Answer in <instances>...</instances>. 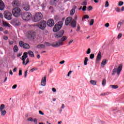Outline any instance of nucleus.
<instances>
[{
  "instance_id": "1",
  "label": "nucleus",
  "mask_w": 124,
  "mask_h": 124,
  "mask_svg": "<svg viewBox=\"0 0 124 124\" xmlns=\"http://www.w3.org/2000/svg\"><path fill=\"white\" fill-rule=\"evenodd\" d=\"M20 16L22 19L24 21H30L31 17V14L29 12H25L21 13Z\"/></svg>"
},
{
  "instance_id": "2",
  "label": "nucleus",
  "mask_w": 124,
  "mask_h": 124,
  "mask_svg": "<svg viewBox=\"0 0 124 124\" xmlns=\"http://www.w3.org/2000/svg\"><path fill=\"white\" fill-rule=\"evenodd\" d=\"M12 13L14 17L18 18L20 17L22 13H21V9L19 7H15L12 10Z\"/></svg>"
},
{
  "instance_id": "3",
  "label": "nucleus",
  "mask_w": 124,
  "mask_h": 124,
  "mask_svg": "<svg viewBox=\"0 0 124 124\" xmlns=\"http://www.w3.org/2000/svg\"><path fill=\"white\" fill-rule=\"evenodd\" d=\"M36 26L37 27V28H39V29L43 31L44 29L46 28V26H47V23L44 20H42L37 23Z\"/></svg>"
},
{
  "instance_id": "4",
  "label": "nucleus",
  "mask_w": 124,
  "mask_h": 124,
  "mask_svg": "<svg viewBox=\"0 0 124 124\" xmlns=\"http://www.w3.org/2000/svg\"><path fill=\"white\" fill-rule=\"evenodd\" d=\"M122 69L123 66L121 65H119L118 68H114L111 73L112 75L114 76L115 74L117 73V75L119 76V75H120V74L121 73V71H122Z\"/></svg>"
},
{
  "instance_id": "5",
  "label": "nucleus",
  "mask_w": 124,
  "mask_h": 124,
  "mask_svg": "<svg viewBox=\"0 0 124 124\" xmlns=\"http://www.w3.org/2000/svg\"><path fill=\"white\" fill-rule=\"evenodd\" d=\"M43 18V15L41 13H37L34 17L33 22H38Z\"/></svg>"
},
{
  "instance_id": "6",
  "label": "nucleus",
  "mask_w": 124,
  "mask_h": 124,
  "mask_svg": "<svg viewBox=\"0 0 124 124\" xmlns=\"http://www.w3.org/2000/svg\"><path fill=\"white\" fill-rule=\"evenodd\" d=\"M27 58H28V53H27V52H25L23 54V55L22 56V58H20L21 60L23 61V64H25V65H27V64H28L29 62H30V60H29V59L27 60L26 62L25 61H26V59H27Z\"/></svg>"
},
{
  "instance_id": "7",
  "label": "nucleus",
  "mask_w": 124,
  "mask_h": 124,
  "mask_svg": "<svg viewBox=\"0 0 124 124\" xmlns=\"http://www.w3.org/2000/svg\"><path fill=\"white\" fill-rule=\"evenodd\" d=\"M67 39V37L65 36H63L62 38L60 39L58 42H56L57 47L63 45V41H65V40Z\"/></svg>"
},
{
  "instance_id": "8",
  "label": "nucleus",
  "mask_w": 124,
  "mask_h": 124,
  "mask_svg": "<svg viewBox=\"0 0 124 124\" xmlns=\"http://www.w3.org/2000/svg\"><path fill=\"white\" fill-rule=\"evenodd\" d=\"M4 17L7 20H12V14L9 12L8 11H6L4 12Z\"/></svg>"
},
{
  "instance_id": "9",
  "label": "nucleus",
  "mask_w": 124,
  "mask_h": 124,
  "mask_svg": "<svg viewBox=\"0 0 124 124\" xmlns=\"http://www.w3.org/2000/svg\"><path fill=\"white\" fill-rule=\"evenodd\" d=\"M19 46L21 47V48H24V49H30L31 46L30 45L27 43H24V42L22 41H20L19 42Z\"/></svg>"
},
{
  "instance_id": "10",
  "label": "nucleus",
  "mask_w": 124,
  "mask_h": 124,
  "mask_svg": "<svg viewBox=\"0 0 124 124\" xmlns=\"http://www.w3.org/2000/svg\"><path fill=\"white\" fill-rule=\"evenodd\" d=\"M64 33V31L63 30H62L59 32H58L56 34H55V37H56L57 38H60L63 35V34Z\"/></svg>"
},
{
  "instance_id": "11",
  "label": "nucleus",
  "mask_w": 124,
  "mask_h": 124,
  "mask_svg": "<svg viewBox=\"0 0 124 124\" xmlns=\"http://www.w3.org/2000/svg\"><path fill=\"white\" fill-rule=\"evenodd\" d=\"M45 45L47 46V47H49L50 46H52V47H58L57 46V44L56 43V42H54L52 44L49 43V42H45Z\"/></svg>"
},
{
  "instance_id": "12",
  "label": "nucleus",
  "mask_w": 124,
  "mask_h": 124,
  "mask_svg": "<svg viewBox=\"0 0 124 124\" xmlns=\"http://www.w3.org/2000/svg\"><path fill=\"white\" fill-rule=\"evenodd\" d=\"M47 25L48 27H53L55 25V21L52 19H49L47 21Z\"/></svg>"
},
{
  "instance_id": "13",
  "label": "nucleus",
  "mask_w": 124,
  "mask_h": 124,
  "mask_svg": "<svg viewBox=\"0 0 124 124\" xmlns=\"http://www.w3.org/2000/svg\"><path fill=\"white\" fill-rule=\"evenodd\" d=\"M60 29H62V26L56 24L53 29V31L54 32H57V31H60Z\"/></svg>"
},
{
  "instance_id": "14",
  "label": "nucleus",
  "mask_w": 124,
  "mask_h": 124,
  "mask_svg": "<svg viewBox=\"0 0 124 124\" xmlns=\"http://www.w3.org/2000/svg\"><path fill=\"white\" fill-rule=\"evenodd\" d=\"M13 6H20L21 5V3L20 1L18 0H15L12 2Z\"/></svg>"
},
{
  "instance_id": "15",
  "label": "nucleus",
  "mask_w": 124,
  "mask_h": 124,
  "mask_svg": "<svg viewBox=\"0 0 124 124\" xmlns=\"http://www.w3.org/2000/svg\"><path fill=\"white\" fill-rule=\"evenodd\" d=\"M72 21V18L71 17H67L65 20V25L66 26H68V25H69V24L71 23Z\"/></svg>"
},
{
  "instance_id": "16",
  "label": "nucleus",
  "mask_w": 124,
  "mask_h": 124,
  "mask_svg": "<svg viewBox=\"0 0 124 124\" xmlns=\"http://www.w3.org/2000/svg\"><path fill=\"white\" fill-rule=\"evenodd\" d=\"M47 79L46 78V77H43L41 81V85L43 87L46 86V81Z\"/></svg>"
},
{
  "instance_id": "17",
  "label": "nucleus",
  "mask_w": 124,
  "mask_h": 124,
  "mask_svg": "<svg viewBox=\"0 0 124 124\" xmlns=\"http://www.w3.org/2000/svg\"><path fill=\"white\" fill-rule=\"evenodd\" d=\"M101 52H99L97 56L96 59V62H99L101 61Z\"/></svg>"
},
{
  "instance_id": "18",
  "label": "nucleus",
  "mask_w": 124,
  "mask_h": 124,
  "mask_svg": "<svg viewBox=\"0 0 124 124\" xmlns=\"http://www.w3.org/2000/svg\"><path fill=\"white\" fill-rule=\"evenodd\" d=\"M23 9L26 11H29V10L31 9V6H30L29 3H27V4L24 5L23 6Z\"/></svg>"
},
{
  "instance_id": "19",
  "label": "nucleus",
  "mask_w": 124,
  "mask_h": 124,
  "mask_svg": "<svg viewBox=\"0 0 124 124\" xmlns=\"http://www.w3.org/2000/svg\"><path fill=\"white\" fill-rule=\"evenodd\" d=\"M77 24V21L76 20H73L71 21L70 25L72 28H76V25Z\"/></svg>"
},
{
  "instance_id": "20",
  "label": "nucleus",
  "mask_w": 124,
  "mask_h": 124,
  "mask_svg": "<svg viewBox=\"0 0 124 124\" xmlns=\"http://www.w3.org/2000/svg\"><path fill=\"white\" fill-rule=\"evenodd\" d=\"M29 36L32 38L33 39H34L35 37V32H34L33 31H31L29 32Z\"/></svg>"
},
{
  "instance_id": "21",
  "label": "nucleus",
  "mask_w": 124,
  "mask_h": 124,
  "mask_svg": "<svg viewBox=\"0 0 124 124\" xmlns=\"http://www.w3.org/2000/svg\"><path fill=\"white\" fill-rule=\"evenodd\" d=\"M73 7V8L70 11L71 16H73V15H74V14L75 13V10L77 8V6L76 5H74Z\"/></svg>"
},
{
  "instance_id": "22",
  "label": "nucleus",
  "mask_w": 124,
  "mask_h": 124,
  "mask_svg": "<svg viewBox=\"0 0 124 124\" xmlns=\"http://www.w3.org/2000/svg\"><path fill=\"white\" fill-rule=\"evenodd\" d=\"M4 3H3V1L0 0V10H3L4 9Z\"/></svg>"
},
{
  "instance_id": "23",
  "label": "nucleus",
  "mask_w": 124,
  "mask_h": 124,
  "mask_svg": "<svg viewBox=\"0 0 124 124\" xmlns=\"http://www.w3.org/2000/svg\"><path fill=\"white\" fill-rule=\"evenodd\" d=\"M107 64V60L106 59H104L102 61V62L101 63V66L102 67H104V66Z\"/></svg>"
},
{
  "instance_id": "24",
  "label": "nucleus",
  "mask_w": 124,
  "mask_h": 124,
  "mask_svg": "<svg viewBox=\"0 0 124 124\" xmlns=\"http://www.w3.org/2000/svg\"><path fill=\"white\" fill-rule=\"evenodd\" d=\"M37 48L38 49H44V48H45V45L43 44L39 45L37 46Z\"/></svg>"
},
{
  "instance_id": "25",
  "label": "nucleus",
  "mask_w": 124,
  "mask_h": 124,
  "mask_svg": "<svg viewBox=\"0 0 124 124\" xmlns=\"http://www.w3.org/2000/svg\"><path fill=\"white\" fill-rule=\"evenodd\" d=\"M28 54L31 58H33V57H34V54L31 50L28 52Z\"/></svg>"
},
{
  "instance_id": "26",
  "label": "nucleus",
  "mask_w": 124,
  "mask_h": 124,
  "mask_svg": "<svg viewBox=\"0 0 124 124\" xmlns=\"http://www.w3.org/2000/svg\"><path fill=\"white\" fill-rule=\"evenodd\" d=\"M18 50H19V48L18 47L17 45H15L14 47V51L15 53H17V52H18Z\"/></svg>"
},
{
  "instance_id": "27",
  "label": "nucleus",
  "mask_w": 124,
  "mask_h": 124,
  "mask_svg": "<svg viewBox=\"0 0 124 124\" xmlns=\"http://www.w3.org/2000/svg\"><path fill=\"white\" fill-rule=\"evenodd\" d=\"M0 112H1V116H2L3 117V116H5V115H6L7 112L5 110L0 111Z\"/></svg>"
},
{
  "instance_id": "28",
  "label": "nucleus",
  "mask_w": 124,
  "mask_h": 124,
  "mask_svg": "<svg viewBox=\"0 0 124 124\" xmlns=\"http://www.w3.org/2000/svg\"><path fill=\"white\" fill-rule=\"evenodd\" d=\"M88 62H89V58H88V57H85L84 61V65H87V64H88Z\"/></svg>"
},
{
  "instance_id": "29",
  "label": "nucleus",
  "mask_w": 124,
  "mask_h": 124,
  "mask_svg": "<svg viewBox=\"0 0 124 124\" xmlns=\"http://www.w3.org/2000/svg\"><path fill=\"white\" fill-rule=\"evenodd\" d=\"M5 108V105L4 104H1L0 106V111H2L3 110V109Z\"/></svg>"
},
{
  "instance_id": "30",
  "label": "nucleus",
  "mask_w": 124,
  "mask_h": 124,
  "mask_svg": "<svg viewBox=\"0 0 124 124\" xmlns=\"http://www.w3.org/2000/svg\"><path fill=\"white\" fill-rule=\"evenodd\" d=\"M3 25L4 27H6L7 28L9 27V24L7 23V22H5L4 21H3Z\"/></svg>"
},
{
  "instance_id": "31",
  "label": "nucleus",
  "mask_w": 124,
  "mask_h": 124,
  "mask_svg": "<svg viewBox=\"0 0 124 124\" xmlns=\"http://www.w3.org/2000/svg\"><path fill=\"white\" fill-rule=\"evenodd\" d=\"M57 24L59 26H61V28H62V25H63V20L60 21L58 22V23H57Z\"/></svg>"
},
{
  "instance_id": "32",
  "label": "nucleus",
  "mask_w": 124,
  "mask_h": 124,
  "mask_svg": "<svg viewBox=\"0 0 124 124\" xmlns=\"http://www.w3.org/2000/svg\"><path fill=\"white\" fill-rule=\"evenodd\" d=\"M105 85H106V79H104L102 81V86H103V87H104Z\"/></svg>"
},
{
  "instance_id": "33",
  "label": "nucleus",
  "mask_w": 124,
  "mask_h": 124,
  "mask_svg": "<svg viewBox=\"0 0 124 124\" xmlns=\"http://www.w3.org/2000/svg\"><path fill=\"white\" fill-rule=\"evenodd\" d=\"M90 83L92 84V85H93V86H95L96 85V82L94 80H91Z\"/></svg>"
},
{
  "instance_id": "34",
  "label": "nucleus",
  "mask_w": 124,
  "mask_h": 124,
  "mask_svg": "<svg viewBox=\"0 0 124 124\" xmlns=\"http://www.w3.org/2000/svg\"><path fill=\"white\" fill-rule=\"evenodd\" d=\"M15 26H19L20 25V22L19 20H16L15 22Z\"/></svg>"
},
{
  "instance_id": "35",
  "label": "nucleus",
  "mask_w": 124,
  "mask_h": 124,
  "mask_svg": "<svg viewBox=\"0 0 124 124\" xmlns=\"http://www.w3.org/2000/svg\"><path fill=\"white\" fill-rule=\"evenodd\" d=\"M94 23V20L93 19H91L89 24L90 26H93V23Z\"/></svg>"
},
{
  "instance_id": "36",
  "label": "nucleus",
  "mask_w": 124,
  "mask_h": 124,
  "mask_svg": "<svg viewBox=\"0 0 124 124\" xmlns=\"http://www.w3.org/2000/svg\"><path fill=\"white\" fill-rule=\"evenodd\" d=\"M90 59H91V60H93V59H94V54H91L90 56Z\"/></svg>"
},
{
  "instance_id": "37",
  "label": "nucleus",
  "mask_w": 124,
  "mask_h": 124,
  "mask_svg": "<svg viewBox=\"0 0 124 124\" xmlns=\"http://www.w3.org/2000/svg\"><path fill=\"white\" fill-rule=\"evenodd\" d=\"M115 11H116V12H118V13H119V12H121V10L120 9V8L116 7L115 8Z\"/></svg>"
},
{
  "instance_id": "38",
  "label": "nucleus",
  "mask_w": 124,
  "mask_h": 124,
  "mask_svg": "<svg viewBox=\"0 0 124 124\" xmlns=\"http://www.w3.org/2000/svg\"><path fill=\"white\" fill-rule=\"evenodd\" d=\"M110 87L112 88V89H118V88H119L117 85H111Z\"/></svg>"
},
{
  "instance_id": "39",
  "label": "nucleus",
  "mask_w": 124,
  "mask_h": 124,
  "mask_svg": "<svg viewBox=\"0 0 124 124\" xmlns=\"http://www.w3.org/2000/svg\"><path fill=\"white\" fill-rule=\"evenodd\" d=\"M122 33H119L117 36V38L118 39H121V38H122Z\"/></svg>"
},
{
  "instance_id": "40",
  "label": "nucleus",
  "mask_w": 124,
  "mask_h": 124,
  "mask_svg": "<svg viewBox=\"0 0 124 124\" xmlns=\"http://www.w3.org/2000/svg\"><path fill=\"white\" fill-rule=\"evenodd\" d=\"M123 4H124V2H123L122 1H119L118 3L119 6H122V5H123Z\"/></svg>"
},
{
  "instance_id": "41",
  "label": "nucleus",
  "mask_w": 124,
  "mask_h": 124,
  "mask_svg": "<svg viewBox=\"0 0 124 124\" xmlns=\"http://www.w3.org/2000/svg\"><path fill=\"white\" fill-rule=\"evenodd\" d=\"M34 120H33V119L32 118H31V117L29 118L27 120V121H28V122H33Z\"/></svg>"
},
{
  "instance_id": "42",
  "label": "nucleus",
  "mask_w": 124,
  "mask_h": 124,
  "mask_svg": "<svg viewBox=\"0 0 124 124\" xmlns=\"http://www.w3.org/2000/svg\"><path fill=\"white\" fill-rule=\"evenodd\" d=\"M86 54H87V55H89V54H91V48L88 49V50L86 51Z\"/></svg>"
},
{
  "instance_id": "43",
  "label": "nucleus",
  "mask_w": 124,
  "mask_h": 124,
  "mask_svg": "<svg viewBox=\"0 0 124 124\" xmlns=\"http://www.w3.org/2000/svg\"><path fill=\"white\" fill-rule=\"evenodd\" d=\"M105 6V7H108V6H109V2H108V1H107L106 2Z\"/></svg>"
},
{
  "instance_id": "44",
  "label": "nucleus",
  "mask_w": 124,
  "mask_h": 124,
  "mask_svg": "<svg viewBox=\"0 0 124 124\" xmlns=\"http://www.w3.org/2000/svg\"><path fill=\"white\" fill-rule=\"evenodd\" d=\"M41 6H42L43 9H45V8L46 7V5L44 3H42L41 4Z\"/></svg>"
},
{
  "instance_id": "45",
  "label": "nucleus",
  "mask_w": 124,
  "mask_h": 124,
  "mask_svg": "<svg viewBox=\"0 0 124 124\" xmlns=\"http://www.w3.org/2000/svg\"><path fill=\"white\" fill-rule=\"evenodd\" d=\"M35 70H37V68H33L31 70V72H33V71H35Z\"/></svg>"
},
{
  "instance_id": "46",
  "label": "nucleus",
  "mask_w": 124,
  "mask_h": 124,
  "mask_svg": "<svg viewBox=\"0 0 124 124\" xmlns=\"http://www.w3.org/2000/svg\"><path fill=\"white\" fill-rule=\"evenodd\" d=\"M93 10V7L90 6L88 7V11H91V10Z\"/></svg>"
},
{
  "instance_id": "47",
  "label": "nucleus",
  "mask_w": 124,
  "mask_h": 124,
  "mask_svg": "<svg viewBox=\"0 0 124 124\" xmlns=\"http://www.w3.org/2000/svg\"><path fill=\"white\" fill-rule=\"evenodd\" d=\"M90 16L88 15H85L84 16V19H89Z\"/></svg>"
},
{
  "instance_id": "48",
  "label": "nucleus",
  "mask_w": 124,
  "mask_h": 124,
  "mask_svg": "<svg viewBox=\"0 0 124 124\" xmlns=\"http://www.w3.org/2000/svg\"><path fill=\"white\" fill-rule=\"evenodd\" d=\"M27 75H28V70L25 72L24 78H26V77H27Z\"/></svg>"
},
{
  "instance_id": "49",
  "label": "nucleus",
  "mask_w": 124,
  "mask_h": 124,
  "mask_svg": "<svg viewBox=\"0 0 124 124\" xmlns=\"http://www.w3.org/2000/svg\"><path fill=\"white\" fill-rule=\"evenodd\" d=\"M39 114H40V115H44V113H43V112H42V111H41V110L39 111Z\"/></svg>"
},
{
  "instance_id": "50",
  "label": "nucleus",
  "mask_w": 124,
  "mask_h": 124,
  "mask_svg": "<svg viewBox=\"0 0 124 124\" xmlns=\"http://www.w3.org/2000/svg\"><path fill=\"white\" fill-rule=\"evenodd\" d=\"M86 8H87V7L86 6H84L82 8V10L83 11H86Z\"/></svg>"
},
{
  "instance_id": "51",
  "label": "nucleus",
  "mask_w": 124,
  "mask_h": 124,
  "mask_svg": "<svg viewBox=\"0 0 124 124\" xmlns=\"http://www.w3.org/2000/svg\"><path fill=\"white\" fill-rule=\"evenodd\" d=\"M71 73H72V71H70L67 74V77H69L70 76Z\"/></svg>"
},
{
  "instance_id": "52",
  "label": "nucleus",
  "mask_w": 124,
  "mask_h": 124,
  "mask_svg": "<svg viewBox=\"0 0 124 124\" xmlns=\"http://www.w3.org/2000/svg\"><path fill=\"white\" fill-rule=\"evenodd\" d=\"M22 70H20L19 71V74H18L19 76H22Z\"/></svg>"
},
{
  "instance_id": "53",
  "label": "nucleus",
  "mask_w": 124,
  "mask_h": 124,
  "mask_svg": "<svg viewBox=\"0 0 124 124\" xmlns=\"http://www.w3.org/2000/svg\"><path fill=\"white\" fill-rule=\"evenodd\" d=\"M17 88V85L15 84L12 86V89L15 90V89H16Z\"/></svg>"
},
{
  "instance_id": "54",
  "label": "nucleus",
  "mask_w": 124,
  "mask_h": 124,
  "mask_svg": "<svg viewBox=\"0 0 124 124\" xmlns=\"http://www.w3.org/2000/svg\"><path fill=\"white\" fill-rule=\"evenodd\" d=\"M52 91L53 93H56V92H57V90L55 88H53L52 89Z\"/></svg>"
},
{
  "instance_id": "55",
  "label": "nucleus",
  "mask_w": 124,
  "mask_h": 124,
  "mask_svg": "<svg viewBox=\"0 0 124 124\" xmlns=\"http://www.w3.org/2000/svg\"><path fill=\"white\" fill-rule=\"evenodd\" d=\"M81 5H87V2H86V1H83V2L81 3Z\"/></svg>"
},
{
  "instance_id": "56",
  "label": "nucleus",
  "mask_w": 124,
  "mask_h": 124,
  "mask_svg": "<svg viewBox=\"0 0 124 124\" xmlns=\"http://www.w3.org/2000/svg\"><path fill=\"white\" fill-rule=\"evenodd\" d=\"M33 122H34V124H37V119L36 118H35Z\"/></svg>"
},
{
  "instance_id": "57",
  "label": "nucleus",
  "mask_w": 124,
  "mask_h": 124,
  "mask_svg": "<svg viewBox=\"0 0 124 124\" xmlns=\"http://www.w3.org/2000/svg\"><path fill=\"white\" fill-rule=\"evenodd\" d=\"M64 62H65V61H62L60 62H59V63H60V64H63V63H64Z\"/></svg>"
},
{
  "instance_id": "58",
  "label": "nucleus",
  "mask_w": 124,
  "mask_h": 124,
  "mask_svg": "<svg viewBox=\"0 0 124 124\" xmlns=\"http://www.w3.org/2000/svg\"><path fill=\"white\" fill-rule=\"evenodd\" d=\"M121 29V26L119 25V24L117 25V30L118 31H120Z\"/></svg>"
},
{
  "instance_id": "59",
  "label": "nucleus",
  "mask_w": 124,
  "mask_h": 124,
  "mask_svg": "<svg viewBox=\"0 0 124 124\" xmlns=\"http://www.w3.org/2000/svg\"><path fill=\"white\" fill-rule=\"evenodd\" d=\"M13 43H14V42H13V41H9L10 45H12L13 44Z\"/></svg>"
},
{
  "instance_id": "60",
  "label": "nucleus",
  "mask_w": 124,
  "mask_h": 124,
  "mask_svg": "<svg viewBox=\"0 0 124 124\" xmlns=\"http://www.w3.org/2000/svg\"><path fill=\"white\" fill-rule=\"evenodd\" d=\"M22 56V53H19L17 55V57L18 58H19V57H21Z\"/></svg>"
},
{
  "instance_id": "61",
  "label": "nucleus",
  "mask_w": 124,
  "mask_h": 124,
  "mask_svg": "<svg viewBox=\"0 0 124 124\" xmlns=\"http://www.w3.org/2000/svg\"><path fill=\"white\" fill-rule=\"evenodd\" d=\"M73 42V40H72L68 42V46L70 45V44H71V43H72Z\"/></svg>"
},
{
  "instance_id": "62",
  "label": "nucleus",
  "mask_w": 124,
  "mask_h": 124,
  "mask_svg": "<svg viewBox=\"0 0 124 124\" xmlns=\"http://www.w3.org/2000/svg\"><path fill=\"white\" fill-rule=\"evenodd\" d=\"M109 26V23H107L105 24V27H106V28H108Z\"/></svg>"
},
{
  "instance_id": "63",
  "label": "nucleus",
  "mask_w": 124,
  "mask_h": 124,
  "mask_svg": "<svg viewBox=\"0 0 124 124\" xmlns=\"http://www.w3.org/2000/svg\"><path fill=\"white\" fill-rule=\"evenodd\" d=\"M52 1H53L54 3H57L58 0H52Z\"/></svg>"
},
{
  "instance_id": "64",
  "label": "nucleus",
  "mask_w": 124,
  "mask_h": 124,
  "mask_svg": "<svg viewBox=\"0 0 124 124\" xmlns=\"http://www.w3.org/2000/svg\"><path fill=\"white\" fill-rule=\"evenodd\" d=\"M77 31H80V26H78L77 29Z\"/></svg>"
}]
</instances>
